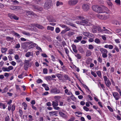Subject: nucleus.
Returning a JSON list of instances; mask_svg holds the SVG:
<instances>
[{
  "instance_id": "14",
  "label": "nucleus",
  "mask_w": 121,
  "mask_h": 121,
  "mask_svg": "<svg viewBox=\"0 0 121 121\" xmlns=\"http://www.w3.org/2000/svg\"><path fill=\"white\" fill-rule=\"evenodd\" d=\"M10 9L13 10H17L19 9H21V8L20 6H15L13 7H10Z\"/></svg>"
},
{
  "instance_id": "24",
  "label": "nucleus",
  "mask_w": 121,
  "mask_h": 121,
  "mask_svg": "<svg viewBox=\"0 0 121 121\" xmlns=\"http://www.w3.org/2000/svg\"><path fill=\"white\" fill-rule=\"evenodd\" d=\"M97 16L98 17L101 19L103 20L105 19L104 16L98 14L97 15Z\"/></svg>"
},
{
  "instance_id": "17",
  "label": "nucleus",
  "mask_w": 121,
  "mask_h": 121,
  "mask_svg": "<svg viewBox=\"0 0 121 121\" xmlns=\"http://www.w3.org/2000/svg\"><path fill=\"white\" fill-rule=\"evenodd\" d=\"M48 20L49 22H55L56 20L54 18L51 17H47Z\"/></svg>"
},
{
  "instance_id": "44",
  "label": "nucleus",
  "mask_w": 121,
  "mask_h": 121,
  "mask_svg": "<svg viewBox=\"0 0 121 121\" xmlns=\"http://www.w3.org/2000/svg\"><path fill=\"white\" fill-rule=\"evenodd\" d=\"M22 105H23V106L24 107V110H26L27 107V105L25 103H23L22 104Z\"/></svg>"
},
{
  "instance_id": "7",
  "label": "nucleus",
  "mask_w": 121,
  "mask_h": 121,
  "mask_svg": "<svg viewBox=\"0 0 121 121\" xmlns=\"http://www.w3.org/2000/svg\"><path fill=\"white\" fill-rule=\"evenodd\" d=\"M82 34L85 36H86L89 38H94V35L88 32H83Z\"/></svg>"
},
{
  "instance_id": "43",
  "label": "nucleus",
  "mask_w": 121,
  "mask_h": 121,
  "mask_svg": "<svg viewBox=\"0 0 121 121\" xmlns=\"http://www.w3.org/2000/svg\"><path fill=\"white\" fill-rule=\"evenodd\" d=\"M43 72L44 74H47L48 73V70L47 68H44L43 69Z\"/></svg>"
},
{
  "instance_id": "33",
  "label": "nucleus",
  "mask_w": 121,
  "mask_h": 121,
  "mask_svg": "<svg viewBox=\"0 0 121 121\" xmlns=\"http://www.w3.org/2000/svg\"><path fill=\"white\" fill-rule=\"evenodd\" d=\"M22 33L24 35H26L27 36H29L31 35L30 34V33L27 32L26 31H24L22 32Z\"/></svg>"
},
{
  "instance_id": "32",
  "label": "nucleus",
  "mask_w": 121,
  "mask_h": 121,
  "mask_svg": "<svg viewBox=\"0 0 121 121\" xmlns=\"http://www.w3.org/2000/svg\"><path fill=\"white\" fill-rule=\"evenodd\" d=\"M47 29L48 30H50L52 31H53L54 30V27L48 26L47 27Z\"/></svg>"
},
{
  "instance_id": "40",
  "label": "nucleus",
  "mask_w": 121,
  "mask_h": 121,
  "mask_svg": "<svg viewBox=\"0 0 121 121\" xmlns=\"http://www.w3.org/2000/svg\"><path fill=\"white\" fill-rule=\"evenodd\" d=\"M13 33L18 38H19L21 37L20 35L19 34L15 32H13Z\"/></svg>"
},
{
  "instance_id": "54",
  "label": "nucleus",
  "mask_w": 121,
  "mask_h": 121,
  "mask_svg": "<svg viewBox=\"0 0 121 121\" xmlns=\"http://www.w3.org/2000/svg\"><path fill=\"white\" fill-rule=\"evenodd\" d=\"M43 86H45V90L46 91H48L49 90V87L47 86H46V85L45 84H43L42 85Z\"/></svg>"
},
{
  "instance_id": "31",
  "label": "nucleus",
  "mask_w": 121,
  "mask_h": 121,
  "mask_svg": "<svg viewBox=\"0 0 121 121\" xmlns=\"http://www.w3.org/2000/svg\"><path fill=\"white\" fill-rule=\"evenodd\" d=\"M112 22L113 24L116 25H120V24L116 20H113L112 21Z\"/></svg>"
},
{
  "instance_id": "45",
  "label": "nucleus",
  "mask_w": 121,
  "mask_h": 121,
  "mask_svg": "<svg viewBox=\"0 0 121 121\" xmlns=\"http://www.w3.org/2000/svg\"><path fill=\"white\" fill-rule=\"evenodd\" d=\"M60 28L58 27L56 28L55 29V31L56 33H58L60 31Z\"/></svg>"
},
{
  "instance_id": "64",
  "label": "nucleus",
  "mask_w": 121,
  "mask_h": 121,
  "mask_svg": "<svg viewBox=\"0 0 121 121\" xmlns=\"http://www.w3.org/2000/svg\"><path fill=\"white\" fill-rule=\"evenodd\" d=\"M116 32L117 33H118L120 32L121 33V29H117L116 30Z\"/></svg>"
},
{
  "instance_id": "16",
  "label": "nucleus",
  "mask_w": 121,
  "mask_h": 121,
  "mask_svg": "<svg viewBox=\"0 0 121 121\" xmlns=\"http://www.w3.org/2000/svg\"><path fill=\"white\" fill-rule=\"evenodd\" d=\"M33 26H36L38 28L42 29H43L44 28V27L42 25L38 24H33Z\"/></svg>"
},
{
  "instance_id": "21",
  "label": "nucleus",
  "mask_w": 121,
  "mask_h": 121,
  "mask_svg": "<svg viewBox=\"0 0 121 121\" xmlns=\"http://www.w3.org/2000/svg\"><path fill=\"white\" fill-rule=\"evenodd\" d=\"M72 49L73 51L75 53H77L78 52V50L76 49V47L75 45H73L72 46Z\"/></svg>"
},
{
  "instance_id": "60",
  "label": "nucleus",
  "mask_w": 121,
  "mask_h": 121,
  "mask_svg": "<svg viewBox=\"0 0 121 121\" xmlns=\"http://www.w3.org/2000/svg\"><path fill=\"white\" fill-rule=\"evenodd\" d=\"M59 25L61 27L64 28H65L66 26L63 24H59Z\"/></svg>"
},
{
  "instance_id": "26",
  "label": "nucleus",
  "mask_w": 121,
  "mask_h": 121,
  "mask_svg": "<svg viewBox=\"0 0 121 121\" xmlns=\"http://www.w3.org/2000/svg\"><path fill=\"white\" fill-rule=\"evenodd\" d=\"M64 92L67 95H69L72 94V93L70 91L68 92V90L67 89H65L64 91Z\"/></svg>"
},
{
  "instance_id": "22",
  "label": "nucleus",
  "mask_w": 121,
  "mask_h": 121,
  "mask_svg": "<svg viewBox=\"0 0 121 121\" xmlns=\"http://www.w3.org/2000/svg\"><path fill=\"white\" fill-rule=\"evenodd\" d=\"M26 14L27 16L30 15H33V16L34 15H35L33 12L29 11H26Z\"/></svg>"
},
{
  "instance_id": "50",
  "label": "nucleus",
  "mask_w": 121,
  "mask_h": 121,
  "mask_svg": "<svg viewBox=\"0 0 121 121\" xmlns=\"http://www.w3.org/2000/svg\"><path fill=\"white\" fill-rule=\"evenodd\" d=\"M107 108L111 112H113V109L110 106H107Z\"/></svg>"
},
{
  "instance_id": "11",
  "label": "nucleus",
  "mask_w": 121,
  "mask_h": 121,
  "mask_svg": "<svg viewBox=\"0 0 121 121\" xmlns=\"http://www.w3.org/2000/svg\"><path fill=\"white\" fill-rule=\"evenodd\" d=\"M82 8L84 11H87L89 9V6L88 4H85L83 5Z\"/></svg>"
},
{
  "instance_id": "62",
  "label": "nucleus",
  "mask_w": 121,
  "mask_h": 121,
  "mask_svg": "<svg viewBox=\"0 0 121 121\" xmlns=\"http://www.w3.org/2000/svg\"><path fill=\"white\" fill-rule=\"evenodd\" d=\"M10 62V64H11L13 66H15L16 64V63L15 61H12Z\"/></svg>"
},
{
  "instance_id": "49",
  "label": "nucleus",
  "mask_w": 121,
  "mask_h": 121,
  "mask_svg": "<svg viewBox=\"0 0 121 121\" xmlns=\"http://www.w3.org/2000/svg\"><path fill=\"white\" fill-rule=\"evenodd\" d=\"M64 49L65 50L66 53L67 54V55H68L69 53V50H68V49H67V48H64Z\"/></svg>"
},
{
  "instance_id": "10",
  "label": "nucleus",
  "mask_w": 121,
  "mask_h": 121,
  "mask_svg": "<svg viewBox=\"0 0 121 121\" xmlns=\"http://www.w3.org/2000/svg\"><path fill=\"white\" fill-rule=\"evenodd\" d=\"M112 95L116 100H118L120 98V96L118 93L117 92H112Z\"/></svg>"
},
{
  "instance_id": "38",
  "label": "nucleus",
  "mask_w": 121,
  "mask_h": 121,
  "mask_svg": "<svg viewBox=\"0 0 121 121\" xmlns=\"http://www.w3.org/2000/svg\"><path fill=\"white\" fill-rule=\"evenodd\" d=\"M75 56L78 59H80L81 58V56L78 54H77L75 55Z\"/></svg>"
},
{
  "instance_id": "12",
  "label": "nucleus",
  "mask_w": 121,
  "mask_h": 121,
  "mask_svg": "<svg viewBox=\"0 0 121 121\" xmlns=\"http://www.w3.org/2000/svg\"><path fill=\"white\" fill-rule=\"evenodd\" d=\"M69 4L70 5H74L76 4L78 2L77 0H69Z\"/></svg>"
},
{
  "instance_id": "1",
  "label": "nucleus",
  "mask_w": 121,
  "mask_h": 121,
  "mask_svg": "<svg viewBox=\"0 0 121 121\" xmlns=\"http://www.w3.org/2000/svg\"><path fill=\"white\" fill-rule=\"evenodd\" d=\"M77 18L78 20H82V21H77L76 22L78 24L84 26H92L91 23H90L88 20H85V18L82 16H79L77 17Z\"/></svg>"
},
{
  "instance_id": "61",
  "label": "nucleus",
  "mask_w": 121,
  "mask_h": 121,
  "mask_svg": "<svg viewBox=\"0 0 121 121\" xmlns=\"http://www.w3.org/2000/svg\"><path fill=\"white\" fill-rule=\"evenodd\" d=\"M91 74L95 77L97 76L96 74L94 72L92 71L91 72Z\"/></svg>"
},
{
  "instance_id": "18",
  "label": "nucleus",
  "mask_w": 121,
  "mask_h": 121,
  "mask_svg": "<svg viewBox=\"0 0 121 121\" xmlns=\"http://www.w3.org/2000/svg\"><path fill=\"white\" fill-rule=\"evenodd\" d=\"M104 47L105 48H108L109 49H112L113 48V46L112 45H104Z\"/></svg>"
},
{
  "instance_id": "35",
  "label": "nucleus",
  "mask_w": 121,
  "mask_h": 121,
  "mask_svg": "<svg viewBox=\"0 0 121 121\" xmlns=\"http://www.w3.org/2000/svg\"><path fill=\"white\" fill-rule=\"evenodd\" d=\"M91 51L89 50H87L86 52V56H89L91 54Z\"/></svg>"
},
{
  "instance_id": "55",
  "label": "nucleus",
  "mask_w": 121,
  "mask_h": 121,
  "mask_svg": "<svg viewBox=\"0 0 121 121\" xmlns=\"http://www.w3.org/2000/svg\"><path fill=\"white\" fill-rule=\"evenodd\" d=\"M15 109V105L14 104H13L11 107V110L12 111H14Z\"/></svg>"
},
{
  "instance_id": "8",
  "label": "nucleus",
  "mask_w": 121,
  "mask_h": 121,
  "mask_svg": "<svg viewBox=\"0 0 121 121\" xmlns=\"http://www.w3.org/2000/svg\"><path fill=\"white\" fill-rule=\"evenodd\" d=\"M13 67L11 66H9L8 67H3L2 69L4 72H9L10 70L13 69Z\"/></svg>"
},
{
  "instance_id": "29",
  "label": "nucleus",
  "mask_w": 121,
  "mask_h": 121,
  "mask_svg": "<svg viewBox=\"0 0 121 121\" xmlns=\"http://www.w3.org/2000/svg\"><path fill=\"white\" fill-rule=\"evenodd\" d=\"M64 77L66 80H68L69 81H71V79L67 75H65L64 76Z\"/></svg>"
},
{
  "instance_id": "13",
  "label": "nucleus",
  "mask_w": 121,
  "mask_h": 121,
  "mask_svg": "<svg viewBox=\"0 0 121 121\" xmlns=\"http://www.w3.org/2000/svg\"><path fill=\"white\" fill-rule=\"evenodd\" d=\"M65 29L64 30H62L61 32V34H64L66 32L68 31H69L70 30V28L69 27L67 26H66L65 28Z\"/></svg>"
},
{
  "instance_id": "2",
  "label": "nucleus",
  "mask_w": 121,
  "mask_h": 121,
  "mask_svg": "<svg viewBox=\"0 0 121 121\" xmlns=\"http://www.w3.org/2000/svg\"><path fill=\"white\" fill-rule=\"evenodd\" d=\"M92 9L94 11L98 13H102L103 12L102 8L98 5H93Z\"/></svg>"
},
{
  "instance_id": "20",
  "label": "nucleus",
  "mask_w": 121,
  "mask_h": 121,
  "mask_svg": "<svg viewBox=\"0 0 121 121\" xmlns=\"http://www.w3.org/2000/svg\"><path fill=\"white\" fill-rule=\"evenodd\" d=\"M59 114L61 117L64 118H67L68 117L67 116L66 114L61 112H60Z\"/></svg>"
},
{
  "instance_id": "39",
  "label": "nucleus",
  "mask_w": 121,
  "mask_h": 121,
  "mask_svg": "<svg viewBox=\"0 0 121 121\" xmlns=\"http://www.w3.org/2000/svg\"><path fill=\"white\" fill-rule=\"evenodd\" d=\"M36 44L35 43H33L32 44L29 46V48L30 49L31 48H33L36 45Z\"/></svg>"
},
{
  "instance_id": "5",
  "label": "nucleus",
  "mask_w": 121,
  "mask_h": 121,
  "mask_svg": "<svg viewBox=\"0 0 121 121\" xmlns=\"http://www.w3.org/2000/svg\"><path fill=\"white\" fill-rule=\"evenodd\" d=\"M51 93L55 94H61L62 92L59 89H57L56 88H52L51 90Z\"/></svg>"
},
{
  "instance_id": "58",
  "label": "nucleus",
  "mask_w": 121,
  "mask_h": 121,
  "mask_svg": "<svg viewBox=\"0 0 121 121\" xmlns=\"http://www.w3.org/2000/svg\"><path fill=\"white\" fill-rule=\"evenodd\" d=\"M92 38H89L90 39L89 40V42H92L94 41V39H93V38H93V37Z\"/></svg>"
},
{
  "instance_id": "53",
  "label": "nucleus",
  "mask_w": 121,
  "mask_h": 121,
  "mask_svg": "<svg viewBox=\"0 0 121 121\" xmlns=\"http://www.w3.org/2000/svg\"><path fill=\"white\" fill-rule=\"evenodd\" d=\"M88 48L90 49H92L94 48V47L91 44H89L88 45Z\"/></svg>"
},
{
  "instance_id": "52",
  "label": "nucleus",
  "mask_w": 121,
  "mask_h": 121,
  "mask_svg": "<svg viewBox=\"0 0 121 121\" xmlns=\"http://www.w3.org/2000/svg\"><path fill=\"white\" fill-rule=\"evenodd\" d=\"M20 47V44L18 43L16 44L15 48L17 49L19 48Z\"/></svg>"
},
{
  "instance_id": "47",
  "label": "nucleus",
  "mask_w": 121,
  "mask_h": 121,
  "mask_svg": "<svg viewBox=\"0 0 121 121\" xmlns=\"http://www.w3.org/2000/svg\"><path fill=\"white\" fill-rule=\"evenodd\" d=\"M103 78L104 79V80L105 82H106L108 81V80H109L107 78V77L106 76H104L103 77Z\"/></svg>"
},
{
  "instance_id": "30",
  "label": "nucleus",
  "mask_w": 121,
  "mask_h": 121,
  "mask_svg": "<svg viewBox=\"0 0 121 121\" xmlns=\"http://www.w3.org/2000/svg\"><path fill=\"white\" fill-rule=\"evenodd\" d=\"M106 86L108 87L110 86L111 85L110 82L109 80L105 82Z\"/></svg>"
},
{
  "instance_id": "3",
  "label": "nucleus",
  "mask_w": 121,
  "mask_h": 121,
  "mask_svg": "<svg viewBox=\"0 0 121 121\" xmlns=\"http://www.w3.org/2000/svg\"><path fill=\"white\" fill-rule=\"evenodd\" d=\"M100 51L102 54V56L103 58H106L107 57L108 51L107 49L102 48L100 49Z\"/></svg>"
},
{
  "instance_id": "19",
  "label": "nucleus",
  "mask_w": 121,
  "mask_h": 121,
  "mask_svg": "<svg viewBox=\"0 0 121 121\" xmlns=\"http://www.w3.org/2000/svg\"><path fill=\"white\" fill-rule=\"evenodd\" d=\"M102 8L103 11V13H108L109 10L107 8L104 6L102 7Z\"/></svg>"
},
{
  "instance_id": "37",
  "label": "nucleus",
  "mask_w": 121,
  "mask_h": 121,
  "mask_svg": "<svg viewBox=\"0 0 121 121\" xmlns=\"http://www.w3.org/2000/svg\"><path fill=\"white\" fill-rule=\"evenodd\" d=\"M94 41L95 43L97 44H99L100 42V41L98 38L95 39Z\"/></svg>"
},
{
  "instance_id": "36",
  "label": "nucleus",
  "mask_w": 121,
  "mask_h": 121,
  "mask_svg": "<svg viewBox=\"0 0 121 121\" xmlns=\"http://www.w3.org/2000/svg\"><path fill=\"white\" fill-rule=\"evenodd\" d=\"M6 39L7 41H10L13 39V38H11L9 36H7L6 37Z\"/></svg>"
},
{
  "instance_id": "48",
  "label": "nucleus",
  "mask_w": 121,
  "mask_h": 121,
  "mask_svg": "<svg viewBox=\"0 0 121 121\" xmlns=\"http://www.w3.org/2000/svg\"><path fill=\"white\" fill-rule=\"evenodd\" d=\"M31 55V53L30 52H28L25 55V56L26 57H29Z\"/></svg>"
},
{
  "instance_id": "42",
  "label": "nucleus",
  "mask_w": 121,
  "mask_h": 121,
  "mask_svg": "<svg viewBox=\"0 0 121 121\" xmlns=\"http://www.w3.org/2000/svg\"><path fill=\"white\" fill-rule=\"evenodd\" d=\"M9 54H12L14 52V50L13 49H10L8 51Z\"/></svg>"
},
{
  "instance_id": "51",
  "label": "nucleus",
  "mask_w": 121,
  "mask_h": 121,
  "mask_svg": "<svg viewBox=\"0 0 121 121\" xmlns=\"http://www.w3.org/2000/svg\"><path fill=\"white\" fill-rule=\"evenodd\" d=\"M71 95H72L71 96V99L73 101L75 100L76 99V98L74 97V95H73L72 94Z\"/></svg>"
},
{
  "instance_id": "25",
  "label": "nucleus",
  "mask_w": 121,
  "mask_h": 121,
  "mask_svg": "<svg viewBox=\"0 0 121 121\" xmlns=\"http://www.w3.org/2000/svg\"><path fill=\"white\" fill-rule=\"evenodd\" d=\"M75 34L74 32L71 31H69L67 35L69 36H71Z\"/></svg>"
},
{
  "instance_id": "59",
  "label": "nucleus",
  "mask_w": 121,
  "mask_h": 121,
  "mask_svg": "<svg viewBox=\"0 0 121 121\" xmlns=\"http://www.w3.org/2000/svg\"><path fill=\"white\" fill-rule=\"evenodd\" d=\"M83 86L84 87V88L87 90L88 91H89V89L88 88V87H87V86H86V85H85V84H83Z\"/></svg>"
},
{
  "instance_id": "9",
  "label": "nucleus",
  "mask_w": 121,
  "mask_h": 121,
  "mask_svg": "<svg viewBox=\"0 0 121 121\" xmlns=\"http://www.w3.org/2000/svg\"><path fill=\"white\" fill-rule=\"evenodd\" d=\"M30 61L29 60H25L24 67L25 69L26 70H27V69Z\"/></svg>"
},
{
  "instance_id": "23",
  "label": "nucleus",
  "mask_w": 121,
  "mask_h": 121,
  "mask_svg": "<svg viewBox=\"0 0 121 121\" xmlns=\"http://www.w3.org/2000/svg\"><path fill=\"white\" fill-rule=\"evenodd\" d=\"M57 112L56 111H52L49 112V114L50 116L56 115Z\"/></svg>"
},
{
  "instance_id": "4",
  "label": "nucleus",
  "mask_w": 121,
  "mask_h": 121,
  "mask_svg": "<svg viewBox=\"0 0 121 121\" xmlns=\"http://www.w3.org/2000/svg\"><path fill=\"white\" fill-rule=\"evenodd\" d=\"M51 1L48 0L46 1L43 6L44 8L46 9H49L51 6Z\"/></svg>"
},
{
  "instance_id": "57",
  "label": "nucleus",
  "mask_w": 121,
  "mask_h": 121,
  "mask_svg": "<svg viewBox=\"0 0 121 121\" xmlns=\"http://www.w3.org/2000/svg\"><path fill=\"white\" fill-rule=\"evenodd\" d=\"M114 50H115L117 52H119V49L118 47L116 46H115V47L114 48Z\"/></svg>"
},
{
  "instance_id": "34",
  "label": "nucleus",
  "mask_w": 121,
  "mask_h": 121,
  "mask_svg": "<svg viewBox=\"0 0 121 121\" xmlns=\"http://www.w3.org/2000/svg\"><path fill=\"white\" fill-rule=\"evenodd\" d=\"M46 79L47 80L50 81L52 80V78L50 76H47L45 77Z\"/></svg>"
},
{
  "instance_id": "56",
  "label": "nucleus",
  "mask_w": 121,
  "mask_h": 121,
  "mask_svg": "<svg viewBox=\"0 0 121 121\" xmlns=\"http://www.w3.org/2000/svg\"><path fill=\"white\" fill-rule=\"evenodd\" d=\"M14 57V58L16 60L19 59V56L17 54L15 55Z\"/></svg>"
},
{
  "instance_id": "46",
  "label": "nucleus",
  "mask_w": 121,
  "mask_h": 121,
  "mask_svg": "<svg viewBox=\"0 0 121 121\" xmlns=\"http://www.w3.org/2000/svg\"><path fill=\"white\" fill-rule=\"evenodd\" d=\"M96 73L99 77H101V72L100 71H97Z\"/></svg>"
},
{
  "instance_id": "15",
  "label": "nucleus",
  "mask_w": 121,
  "mask_h": 121,
  "mask_svg": "<svg viewBox=\"0 0 121 121\" xmlns=\"http://www.w3.org/2000/svg\"><path fill=\"white\" fill-rule=\"evenodd\" d=\"M82 38V37L81 36L77 37L76 38V39H75L74 42L75 43H78L81 41Z\"/></svg>"
},
{
  "instance_id": "28",
  "label": "nucleus",
  "mask_w": 121,
  "mask_h": 121,
  "mask_svg": "<svg viewBox=\"0 0 121 121\" xmlns=\"http://www.w3.org/2000/svg\"><path fill=\"white\" fill-rule=\"evenodd\" d=\"M102 32L105 33L109 34L110 33V31L108 30L107 29H102Z\"/></svg>"
},
{
  "instance_id": "27",
  "label": "nucleus",
  "mask_w": 121,
  "mask_h": 121,
  "mask_svg": "<svg viewBox=\"0 0 121 121\" xmlns=\"http://www.w3.org/2000/svg\"><path fill=\"white\" fill-rule=\"evenodd\" d=\"M7 50V49L6 48L2 47L1 48V51L2 53H5Z\"/></svg>"
},
{
  "instance_id": "41",
  "label": "nucleus",
  "mask_w": 121,
  "mask_h": 121,
  "mask_svg": "<svg viewBox=\"0 0 121 121\" xmlns=\"http://www.w3.org/2000/svg\"><path fill=\"white\" fill-rule=\"evenodd\" d=\"M63 4L62 2H60L59 1H57L56 2V5L57 6H58L60 5H62Z\"/></svg>"
},
{
  "instance_id": "63",
  "label": "nucleus",
  "mask_w": 121,
  "mask_h": 121,
  "mask_svg": "<svg viewBox=\"0 0 121 121\" xmlns=\"http://www.w3.org/2000/svg\"><path fill=\"white\" fill-rule=\"evenodd\" d=\"M83 109H84L86 111H88L89 110V108L86 107V106H84L83 107Z\"/></svg>"
},
{
  "instance_id": "6",
  "label": "nucleus",
  "mask_w": 121,
  "mask_h": 121,
  "mask_svg": "<svg viewBox=\"0 0 121 121\" xmlns=\"http://www.w3.org/2000/svg\"><path fill=\"white\" fill-rule=\"evenodd\" d=\"M52 105L54 108L56 110H60V108L58 107H57L58 105V102L57 101H53L52 102Z\"/></svg>"
}]
</instances>
